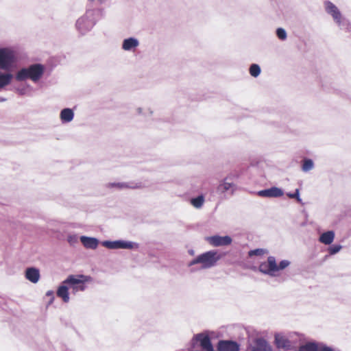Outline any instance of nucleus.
<instances>
[{"label":"nucleus","instance_id":"f257e3e1","mask_svg":"<svg viewBox=\"0 0 351 351\" xmlns=\"http://www.w3.org/2000/svg\"><path fill=\"white\" fill-rule=\"evenodd\" d=\"M103 10L101 8H90L75 22V28L82 35H85L94 27Z\"/></svg>","mask_w":351,"mask_h":351},{"label":"nucleus","instance_id":"f03ea898","mask_svg":"<svg viewBox=\"0 0 351 351\" xmlns=\"http://www.w3.org/2000/svg\"><path fill=\"white\" fill-rule=\"evenodd\" d=\"M324 8L325 12L332 17L339 29L349 33L351 37V23L343 16L339 9L328 0L324 2Z\"/></svg>","mask_w":351,"mask_h":351},{"label":"nucleus","instance_id":"7ed1b4c3","mask_svg":"<svg viewBox=\"0 0 351 351\" xmlns=\"http://www.w3.org/2000/svg\"><path fill=\"white\" fill-rule=\"evenodd\" d=\"M45 71V67L43 64H32L20 69L16 75V79L17 81H24L29 79L33 82L36 83L43 77Z\"/></svg>","mask_w":351,"mask_h":351},{"label":"nucleus","instance_id":"20e7f679","mask_svg":"<svg viewBox=\"0 0 351 351\" xmlns=\"http://www.w3.org/2000/svg\"><path fill=\"white\" fill-rule=\"evenodd\" d=\"M221 256L216 250H210L197 256L189 263V266L201 264L202 269H209L216 265Z\"/></svg>","mask_w":351,"mask_h":351},{"label":"nucleus","instance_id":"39448f33","mask_svg":"<svg viewBox=\"0 0 351 351\" xmlns=\"http://www.w3.org/2000/svg\"><path fill=\"white\" fill-rule=\"evenodd\" d=\"M92 282V278L85 275H70L63 281L67 285L73 294L84 291L86 289V283Z\"/></svg>","mask_w":351,"mask_h":351},{"label":"nucleus","instance_id":"423d86ee","mask_svg":"<svg viewBox=\"0 0 351 351\" xmlns=\"http://www.w3.org/2000/svg\"><path fill=\"white\" fill-rule=\"evenodd\" d=\"M16 60V54L13 49L10 47H0L1 70L12 71L15 66Z\"/></svg>","mask_w":351,"mask_h":351},{"label":"nucleus","instance_id":"0eeeda50","mask_svg":"<svg viewBox=\"0 0 351 351\" xmlns=\"http://www.w3.org/2000/svg\"><path fill=\"white\" fill-rule=\"evenodd\" d=\"M101 244L102 246L110 250H132L134 248H137L138 246V245L134 242L124 240L104 241L101 243Z\"/></svg>","mask_w":351,"mask_h":351},{"label":"nucleus","instance_id":"6e6552de","mask_svg":"<svg viewBox=\"0 0 351 351\" xmlns=\"http://www.w3.org/2000/svg\"><path fill=\"white\" fill-rule=\"evenodd\" d=\"M258 270L262 274L271 277L277 276L276 260L274 256H270L267 261L261 263L258 266Z\"/></svg>","mask_w":351,"mask_h":351},{"label":"nucleus","instance_id":"1a4fd4ad","mask_svg":"<svg viewBox=\"0 0 351 351\" xmlns=\"http://www.w3.org/2000/svg\"><path fill=\"white\" fill-rule=\"evenodd\" d=\"M199 342L201 348L205 351H214L210 342V339L206 333L202 332L195 335L191 340V346L195 347V344Z\"/></svg>","mask_w":351,"mask_h":351},{"label":"nucleus","instance_id":"9d476101","mask_svg":"<svg viewBox=\"0 0 351 351\" xmlns=\"http://www.w3.org/2000/svg\"><path fill=\"white\" fill-rule=\"evenodd\" d=\"M236 190L237 185L232 182H230L228 178L223 179L217 188V193L223 195L224 197H226V195H233Z\"/></svg>","mask_w":351,"mask_h":351},{"label":"nucleus","instance_id":"9b49d317","mask_svg":"<svg viewBox=\"0 0 351 351\" xmlns=\"http://www.w3.org/2000/svg\"><path fill=\"white\" fill-rule=\"evenodd\" d=\"M206 241L213 246H225L231 244L232 240L229 236L215 235L206 238Z\"/></svg>","mask_w":351,"mask_h":351},{"label":"nucleus","instance_id":"f8f14e48","mask_svg":"<svg viewBox=\"0 0 351 351\" xmlns=\"http://www.w3.org/2000/svg\"><path fill=\"white\" fill-rule=\"evenodd\" d=\"M108 188H117L119 189H141L142 184L141 182H136L134 181L131 182H110L107 185Z\"/></svg>","mask_w":351,"mask_h":351},{"label":"nucleus","instance_id":"ddd939ff","mask_svg":"<svg viewBox=\"0 0 351 351\" xmlns=\"http://www.w3.org/2000/svg\"><path fill=\"white\" fill-rule=\"evenodd\" d=\"M284 194L283 191L278 187L273 186L269 189L258 191L257 195L263 197H279Z\"/></svg>","mask_w":351,"mask_h":351},{"label":"nucleus","instance_id":"4468645a","mask_svg":"<svg viewBox=\"0 0 351 351\" xmlns=\"http://www.w3.org/2000/svg\"><path fill=\"white\" fill-rule=\"evenodd\" d=\"M140 45L139 40L134 37L125 38L122 42L121 49L125 51L134 52Z\"/></svg>","mask_w":351,"mask_h":351},{"label":"nucleus","instance_id":"2eb2a0df","mask_svg":"<svg viewBox=\"0 0 351 351\" xmlns=\"http://www.w3.org/2000/svg\"><path fill=\"white\" fill-rule=\"evenodd\" d=\"M251 351H272L271 346L263 338L255 339L252 346Z\"/></svg>","mask_w":351,"mask_h":351},{"label":"nucleus","instance_id":"dca6fc26","mask_svg":"<svg viewBox=\"0 0 351 351\" xmlns=\"http://www.w3.org/2000/svg\"><path fill=\"white\" fill-rule=\"evenodd\" d=\"M14 78L10 71H2L0 69V90L10 85Z\"/></svg>","mask_w":351,"mask_h":351},{"label":"nucleus","instance_id":"f3484780","mask_svg":"<svg viewBox=\"0 0 351 351\" xmlns=\"http://www.w3.org/2000/svg\"><path fill=\"white\" fill-rule=\"evenodd\" d=\"M80 239L86 249L95 250L99 245V240L94 237L82 236L80 237Z\"/></svg>","mask_w":351,"mask_h":351},{"label":"nucleus","instance_id":"a211bd4d","mask_svg":"<svg viewBox=\"0 0 351 351\" xmlns=\"http://www.w3.org/2000/svg\"><path fill=\"white\" fill-rule=\"evenodd\" d=\"M239 345L233 341H221L218 344V351H239Z\"/></svg>","mask_w":351,"mask_h":351},{"label":"nucleus","instance_id":"6ab92c4d","mask_svg":"<svg viewBox=\"0 0 351 351\" xmlns=\"http://www.w3.org/2000/svg\"><path fill=\"white\" fill-rule=\"evenodd\" d=\"M40 277L39 269L36 267H29L25 271V278L32 283H37Z\"/></svg>","mask_w":351,"mask_h":351},{"label":"nucleus","instance_id":"aec40b11","mask_svg":"<svg viewBox=\"0 0 351 351\" xmlns=\"http://www.w3.org/2000/svg\"><path fill=\"white\" fill-rule=\"evenodd\" d=\"M275 343L278 348H289L291 346L290 341L283 335H275Z\"/></svg>","mask_w":351,"mask_h":351},{"label":"nucleus","instance_id":"412c9836","mask_svg":"<svg viewBox=\"0 0 351 351\" xmlns=\"http://www.w3.org/2000/svg\"><path fill=\"white\" fill-rule=\"evenodd\" d=\"M74 118V112L72 109L66 108L60 111V119L63 123H70Z\"/></svg>","mask_w":351,"mask_h":351},{"label":"nucleus","instance_id":"4be33fe9","mask_svg":"<svg viewBox=\"0 0 351 351\" xmlns=\"http://www.w3.org/2000/svg\"><path fill=\"white\" fill-rule=\"evenodd\" d=\"M69 289L70 288L67 285L62 283V285H60L57 290V295L62 298L64 302H68L69 301Z\"/></svg>","mask_w":351,"mask_h":351},{"label":"nucleus","instance_id":"5701e85b","mask_svg":"<svg viewBox=\"0 0 351 351\" xmlns=\"http://www.w3.org/2000/svg\"><path fill=\"white\" fill-rule=\"evenodd\" d=\"M334 239L335 232L332 230H329L322 234L319 237V241L325 245H330L332 243Z\"/></svg>","mask_w":351,"mask_h":351},{"label":"nucleus","instance_id":"b1692460","mask_svg":"<svg viewBox=\"0 0 351 351\" xmlns=\"http://www.w3.org/2000/svg\"><path fill=\"white\" fill-rule=\"evenodd\" d=\"M315 167L314 162L310 158H304L302 160V170L304 172H308Z\"/></svg>","mask_w":351,"mask_h":351},{"label":"nucleus","instance_id":"393cba45","mask_svg":"<svg viewBox=\"0 0 351 351\" xmlns=\"http://www.w3.org/2000/svg\"><path fill=\"white\" fill-rule=\"evenodd\" d=\"M298 351H318V347L315 343H307L300 346Z\"/></svg>","mask_w":351,"mask_h":351},{"label":"nucleus","instance_id":"a878e982","mask_svg":"<svg viewBox=\"0 0 351 351\" xmlns=\"http://www.w3.org/2000/svg\"><path fill=\"white\" fill-rule=\"evenodd\" d=\"M191 204L196 208H200L204 202V198L203 195H199L195 198H193L191 200Z\"/></svg>","mask_w":351,"mask_h":351},{"label":"nucleus","instance_id":"bb28decb","mask_svg":"<svg viewBox=\"0 0 351 351\" xmlns=\"http://www.w3.org/2000/svg\"><path fill=\"white\" fill-rule=\"evenodd\" d=\"M261 67L257 64H252L250 67V73L254 77H257L261 73Z\"/></svg>","mask_w":351,"mask_h":351},{"label":"nucleus","instance_id":"cd10ccee","mask_svg":"<svg viewBox=\"0 0 351 351\" xmlns=\"http://www.w3.org/2000/svg\"><path fill=\"white\" fill-rule=\"evenodd\" d=\"M276 36L281 40H286L287 37V34L285 29L282 27H279L276 29Z\"/></svg>","mask_w":351,"mask_h":351},{"label":"nucleus","instance_id":"c85d7f7f","mask_svg":"<svg viewBox=\"0 0 351 351\" xmlns=\"http://www.w3.org/2000/svg\"><path fill=\"white\" fill-rule=\"evenodd\" d=\"M290 264H291V263L288 260H282L279 263V264L276 263L277 272L280 270L285 269V268L289 267L290 265Z\"/></svg>","mask_w":351,"mask_h":351},{"label":"nucleus","instance_id":"c756f323","mask_svg":"<svg viewBox=\"0 0 351 351\" xmlns=\"http://www.w3.org/2000/svg\"><path fill=\"white\" fill-rule=\"evenodd\" d=\"M342 248L341 245H333L328 248V252L330 255H334L338 253Z\"/></svg>","mask_w":351,"mask_h":351},{"label":"nucleus","instance_id":"7c9ffc66","mask_svg":"<svg viewBox=\"0 0 351 351\" xmlns=\"http://www.w3.org/2000/svg\"><path fill=\"white\" fill-rule=\"evenodd\" d=\"M67 241L71 245H74L78 242L77 234H69L67 237Z\"/></svg>","mask_w":351,"mask_h":351},{"label":"nucleus","instance_id":"2f4dec72","mask_svg":"<svg viewBox=\"0 0 351 351\" xmlns=\"http://www.w3.org/2000/svg\"><path fill=\"white\" fill-rule=\"evenodd\" d=\"M287 196L289 197V198H294V199H296L297 202H299V203H301L302 202V199L300 197V191L299 189H296L295 193H287Z\"/></svg>","mask_w":351,"mask_h":351},{"label":"nucleus","instance_id":"473e14b6","mask_svg":"<svg viewBox=\"0 0 351 351\" xmlns=\"http://www.w3.org/2000/svg\"><path fill=\"white\" fill-rule=\"evenodd\" d=\"M263 253H264L263 249H256V250H250L249 252V256H261V255L263 254Z\"/></svg>","mask_w":351,"mask_h":351},{"label":"nucleus","instance_id":"72a5a7b5","mask_svg":"<svg viewBox=\"0 0 351 351\" xmlns=\"http://www.w3.org/2000/svg\"><path fill=\"white\" fill-rule=\"evenodd\" d=\"M136 112L138 114H142V115H145V116L152 114V111L149 108H147L146 110V111L144 112L143 109L142 108H138L136 109Z\"/></svg>","mask_w":351,"mask_h":351},{"label":"nucleus","instance_id":"f704fd0d","mask_svg":"<svg viewBox=\"0 0 351 351\" xmlns=\"http://www.w3.org/2000/svg\"><path fill=\"white\" fill-rule=\"evenodd\" d=\"M90 2H95L97 5L105 4L108 0H88Z\"/></svg>","mask_w":351,"mask_h":351},{"label":"nucleus","instance_id":"c9c22d12","mask_svg":"<svg viewBox=\"0 0 351 351\" xmlns=\"http://www.w3.org/2000/svg\"><path fill=\"white\" fill-rule=\"evenodd\" d=\"M46 295L47 296H49V297H51V300L49 302V304H51L53 302V291H48L47 293H46Z\"/></svg>","mask_w":351,"mask_h":351},{"label":"nucleus","instance_id":"e433bc0d","mask_svg":"<svg viewBox=\"0 0 351 351\" xmlns=\"http://www.w3.org/2000/svg\"><path fill=\"white\" fill-rule=\"evenodd\" d=\"M16 92L21 95H23L25 94V89L24 88H18L16 89Z\"/></svg>","mask_w":351,"mask_h":351},{"label":"nucleus","instance_id":"4c0bfd02","mask_svg":"<svg viewBox=\"0 0 351 351\" xmlns=\"http://www.w3.org/2000/svg\"><path fill=\"white\" fill-rule=\"evenodd\" d=\"M319 351H334L332 348L328 346H323Z\"/></svg>","mask_w":351,"mask_h":351},{"label":"nucleus","instance_id":"58836bf2","mask_svg":"<svg viewBox=\"0 0 351 351\" xmlns=\"http://www.w3.org/2000/svg\"><path fill=\"white\" fill-rule=\"evenodd\" d=\"M189 253L191 254V255H194V250H191L189 251Z\"/></svg>","mask_w":351,"mask_h":351}]
</instances>
